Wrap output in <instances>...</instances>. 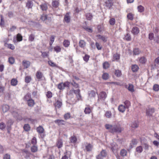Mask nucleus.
Listing matches in <instances>:
<instances>
[{"instance_id": "864d4df0", "label": "nucleus", "mask_w": 159, "mask_h": 159, "mask_svg": "<svg viewBox=\"0 0 159 159\" xmlns=\"http://www.w3.org/2000/svg\"><path fill=\"white\" fill-rule=\"evenodd\" d=\"M17 40L18 41H20L22 40V36L20 34L17 35Z\"/></svg>"}, {"instance_id": "b1692460", "label": "nucleus", "mask_w": 159, "mask_h": 159, "mask_svg": "<svg viewBox=\"0 0 159 159\" xmlns=\"http://www.w3.org/2000/svg\"><path fill=\"white\" fill-rule=\"evenodd\" d=\"M31 99V95L30 93H27L24 97V100L26 101H28Z\"/></svg>"}, {"instance_id": "1a4fd4ad", "label": "nucleus", "mask_w": 159, "mask_h": 159, "mask_svg": "<svg viewBox=\"0 0 159 159\" xmlns=\"http://www.w3.org/2000/svg\"><path fill=\"white\" fill-rule=\"evenodd\" d=\"M22 64L25 68H27L30 66V62L29 61L24 60L22 62Z\"/></svg>"}, {"instance_id": "a19ab883", "label": "nucleus", "mask_w": 159, "mask_h": 159, "mask_svg": "<svg viewBox=\"0 0 159 159\" xmlns=\"http://www.w3.org/2000/svg\"><path fill=\"white\" fill-rule=\"evenodd\" d=\"M143 151L142 147L141 146H139L136 148V151L139 153H141Z\"/></svg>"}, {"instance_id": "5701e85b", "label": "nucleus", "mask_w": 159, "mask_h": 159, "mask_svg": "<svg viewBox=\"0 0 159 159\" xmlns=\"http://www.w3.org/2000/svg\"><path fill=\"white\" fill-rule=\"evenodd\" d=\"M62 105V102L59 100H57L56 103L54 104V106L56 108H60L61 107Z\"/></svg>"}, {"instance_id": "7ed1b4c3", "label": "nucleus", "mask_w": 159, "mask_h": 159, "mask_svg": "<svg viewBox=\"0 0 159 159\" xmlns=\"http://www.w3.org/2000/svg\"><path fill=\"white\" fill-rule=\"evenodd\" d=\"M70 91L72 92H74L76 94L77 97L78 98V100L81 99V96L80 93V90L79 89L75 90L74 89H72Z\"/></svg>"}, {"instance_id": "0e129e2a", "label": "nucleus", "mask_w": 159, "mask_h": 159, "mask_svg": "<svg viewBox=\"0 0 159 159\" xmlns=\"http://www.w3.org/2000/svg\"><path fill=\"white\" fill-rule=\"evenodd\" d=\"M120 55L118 53H116L114 55V59L116 60H119L120 59Z\"/></svg>"}, {"instance_id": "09e8293b", "label": "nucleus", "mask_w": 159, "mask_h": 159, "mask_svg": "<svg viewBox=\"0 0 159 159\" xmlns=\"http://www.w3.org/2000/svg\"><path fill=\"white\" fill-rule=\"evenodd\" d=\"M58 88L59 89L61 90L64 89V86L63 84V83H60L58 84Z\"/></svg>"}, {"instance_id": "f704fd0d", "label": "nucleus", "mask_w": 159, "mask_h": 159, "mask_svg": "<svg viewBox=\"0 0 159 159\" xmlns=\"http://www.w3.org/2000/svg\"><path fill=\"white\" fill-rule=\"evenodd\" d=\"M141 52V51L139 48H135L133 50V55H138Z\"/></svg>"}, {"instance_id": "20e7f679", "label": "nucleus", "mask_w": 159, "mask_h": 159, "mask_svg": "<svg viewBox=\"0 0 159 159\" xmlns=\"http://www.w3.org/2000/svg\"><path fill=\"white\" fill-rule=\"evenodd\" d=\"M107 94L105 92H101L98 96V100L99 101L100 100H104V99L107 97Z\"/></svg>"}, {"instance_id": "6ab92c4d", "label": "nucleus", "mask_w": 159, "mask_h": 159, "mask_svg": "<svg viewBox=\"0 0 159 159\" xmlns=\"http://www.w3.org/2000/svg\"><path fill=\"white\" fill-rule=\"evenodd\" d=\"M93 146L90 144L89 143L85 146V149L87 152H90L92 150Z\"/></svg>"}, {"instance_id": "e433bc0d", "label": "nucleus", "mask_w": 159, "mask_h": 159, "mask_svg": "<svg viewBox=\"0 0 159 159\" xmlns=\"http://www.w3.org/2000/svg\"><path fill=\"white\" fill-rule=\"evenodd\" d=\"M59 3V2L57 1H53L52 5L53 7L57 8L58 7Z\"/></svg>"}, {"instance_id": "a878e982", "label": "nucleus", "mask_w": 159, "mask_h": 159, "mask_svg": "<svg viewBox=\"0 0 159 159\" xmlns=\"http://www.w3.org/2000/svg\"><path fill=\"white\" fill-rule=\"evenodd\" d=\"M55 122L57 124L59 125H64L65 124V122L62 120H57L55 121Z\"/></svg>"}, {"instance_id": "58836bf2", "label": "nucleus", "mask_w": 159, "mask_h": 159, "mask_svg": "<svg viewBox=\"0 0 159 159\" xmlns=\"http://www.w3.org/2000/svg\"><path fill=\"white\" fill-rule=\"evenodd\" d=\"M91 111L90 108L87 107L85 108L84 112L86 114H89L91 113Z\"/></svg>"}, {"instance_id": "cd10ccee", "label": "nucleus", "mask_w": 159, "mask_h": 159, "mask_svg": "<svg viewBox=\"0 0 159 159\" xmlns=\"http://www.w3.org/2000/svg\"><path fill=\"white\" fill-rule=\"evenodd\" d=\"M40 8L42 11H46L48 8L47 4L43 3L40 5Z\"/></svg>"}, {"instance_id": "37998d69", "label": "nucleus", "mask_w": 159, "mask_h": 159, "mask_svg": "<svg viewBox=\"0 0 159 159\" xmlns=\"http://www.w3.org/2000/svg\"><path fill=\"white\" fill-rule=\"evenodd\" d=\"M23 128L26 131H29L30 129V125L28 124H25Z\"/></svg>"}, {"instance_id": "39448f33", "label": "nucleus", "mask_w": 159, "mask_h": 159, "mask_svg": "<svg viewBox=\"0 0 159 159\" xmlns=\"http://www.w3.org/2000/svg\"><path fill=\"white\" fill-rule=\"evenodd\" d=\"M70 13L67 12L65 15L64 18V21L67 23H69L70 22Z\"/></svg>"}, {"instance_id": "bb28decb", "label": "nucleus", "mask_w": 159, "mask_h": 159, "mask_svg": "<svg viewBox=\"0 0 159 159\" xmlns=\"http://www.w3.org/2000/svg\"><path fill=\"white\" fill-rule=\"evenodd\" d=\"M85 16L86 19L88 20H91L92 19L93 17L92 14L90 13L86 14Z\"/></svg>"}, {"instance_id": "0eeeda50", "label": "nucleus", "mask_w": 159, "mask_h": 159, "mask_svg": "<svg viewBox=\"0 0 159 159\" xmlns=\"http://www.w3.org/2000/svg\"><path fill=\"white\" fill-rule=\"evenodd\" d=\"M71 155V152L69 151L66 152L64 153V156L62 157L61 159H70Z\"/></svg>"}, {"instance_id": "603ef678", "label": "nucleus", "mask_w": 159, "mask_h": 159, "mask_svg": "<svg viewBox=\"0 0 159 159\" xmlns=\"http://www.w3.org/2000/svg\"><path fill=\"white\" fill-rule=\"evenodd\" d=\"M54 49L55 51L57 52H59L61 51V48L59 46H57L54 47Z\"/></svg>"}, {"instance_id": "c03bdc74", "label": "nucleus", "mask_w": 159, "mask_h": 159, "mask_svg": "<svg viewBox=\"0 0 159 159\" xmlns=\"http://www.w3.org/2000/svg\"><path fill=\"white\" fill-rule=\"evenodd\" d=\"M137 9L139 12H142L144 11V7L141 5H140L138 7Z\"/></svg>"}, {"instance_id": "5fc2aeb1", "label": "nucleus", "mask_w": 159, "mask_h": 159, "mask_svg": "<svg viewBox=\"0 0 159 159\" xmlns=\"http://www.w3.org/2000/svg\"><path fill=\"white\" fill-rule=\"evenodd\" d=\"M105 116L108 118H110L112 116V114L111 111H107L105 114Z\"/></svg>"}, {"instance_id": "f257e3e1", "label": "nucleus", "mask_w": 159, "mask_h": 159, "mask_svg": "<svg viewBox=\"0 0 159 159\" xmlns=\"http://www.w3.org/2000/svg\"><path fill=\"white\" fill-rule=\"evenodd\" d=\"M105 127L106 129L109 130L110 132L112 133L114 132L120 133L122 130V128L119 124L114 125L107 124L105 125Z\"/></svg>"}, {"instance_id": "a18cd8bd", "label": "nucleus", "mask_w": 159, "mask_h": 159, "mask_svg": "<svg viewBox=\"0 0 159 159\" xmlns=\"http://www.w3.org/2000/svg\"><path fill=\"white\" fill-rule=\"evenodd\" d=\"M100 154L103 157H106L107 155V152L105 150H102L100 153Z\"/></svg>"}, {"instance_id": "f3484780", "label": "nucleus", "mask_w": 159, "mask_h": 159, "mask_svg": "<svg viewBox=\"0 0 159 159\" xmlns=\"http://www.w3.org/2000/svg\"><path fill=\"white\" fill-rule=\"evenodd\" d=\"M79 44L80 47L84 48L85 46L86 42L84 40H80L79 42Z\"/></svg>"}, {"instance_id": "e2e57ef3", "label": "nucleus", "mask_w": 159, "mask_h": 159, "mask_svg": "<svg viewBox=\"0 0 159 159\" xmlns=\"http://www.w3.org/2000/svg\"><path fill=\"white\" fill-rule=\"evenodd\" d=\"M128 89L129 91L131 92H133L134 91V86L132 84L129 85L128 88Z\"/></svg>"}, {"instance_id": "8fccbe9b", "label": "nucleus", "mask_w": 159, "mask_h": 159, "mask_svg": "<svg viewBox=\"0 0 159 159\" xmlns=\"http://www.w3.org/2000/svg\"><path fill=\"white\" fill-rule=\"evenodd\" d=\"M115 74L117 77H120L121 75V72L119 70H116L115 72Z\"/></svg>"}, {"instance_id": "bf43d9fd", "label": "nucleus", "mask_w": 159, "mask_h": 159, "mask_svg": "<svg viewBox=\"0 0 159 159\" xmlns=\"http://www.w3.org/2000/svg\"><path fill=\"white\" fill-rule=\"evenodd\" d=\"M52 93L51 92L49 91L47 92L46 96L48 98H50L52 97Z\"/></svg>"}, {"instance_id": "9d476101", "label": "nucleus", "mask_w": 159, "mask_h": 159, "mask_svg": "<svg viewBox=\"0 0 159 159\" xmlns=\"http://www.w3.org/2000/svg\"><path fill=\"white\" fill-rule=\"evenodd\" d=\"M36 76L37 78L38 79V81L41 80L43 77V74L40 71H38L36 73Z\"/></svg>"}, {"instance_id": "3c124183", "label": "nucleus", "mask_w": 159, "mask_h": 159, "mask_svg": "<svg viewBox=\"0 0 159 159\" xmlns=\"http://www.w3.org/2000/svg\"><path fill=\"white\" fill-rule=\"evenodd\" d=\"M153 89L156 91L159 90V85L157 84H155L153 85Z\"/></svg>"}, {"instance_id": "393cba45", "label": "nucleus", "mask_w": 159, "mask_h": 159, "mask_svg": "<svg viewBox=\"0 0 159 159\" xmlns=\"http://www.w3.org/2000/svg\"><path fill=\"white\" fill-rule=\"evenodd\" d=\"M9 109V107L8 105H4L2 107V111L4 112L7 111Z\"/></svg>"}, {"instance_id": "2eb2a0df", "label": "nucleus", "mask_w": 159, "mask_h": 159, "mask_svg": "<svg viewBox=\"0 0 159 159\" xmlns=\"http://www.w3.org/2000/svg\"><path fill=\"white\" fill-rule=\"evenodd\" d=\"M33 5V2L31 0H28L26 4V7L28 9L32 8Z\"/></svg>"}, {"instance_id": "f03ea898", "label": "nucleus", "mask_w": 159, "mask_h": 159, "mask_svg": "<svg viewBox=\"0 0 159 159\" xmlns=\"http://www.w3.org/2000/svg\"><path fill=\"white\" fill-rule=\"evenodd\" d=\"M40 19L43 20L45 21V23L48 24L51 21V18L48 17V15L43 14L41 17Z\"/></svg>"}, {"instance_id": "4d7b16f0", "label": "nucleus", "mask_w": 159, "mask_h": 159, "mask_svg": "<svg viewBox=\"0 0 159 159\" xmlns=\"http://www.w3.org/2000/svg\"><path fill=\"white\" fill-rule=\"evenodd\" d=\"M70 114L68 113L65 114L64 115V117L65 120H66L70 118Z\"/></svg>"}, {"instance_id": "9b49d317", "label": "nucleus", "mask_w": 159, "mask_h": 159, "mask_svg": "<svg viewBox=\"0 0 159 159\" xmlns=\"http://www.w3.org/2000/svg\"><path fill=\"white\" fill-rule=\"evenodd\" d=\"M138 143V141L136 139H133L131 141L130 143V148H132L134 146L136 145Z\"/></svg>"}, {"instance_id": "6e6d98bb", "label": "nucleus", "mask_w": 159, "mask_h": 159, "mask_svg": "<svg viewBox=\"0 0 159 159\" xmlns=\"http://www.w3.org/2000/svg\"><path fill=\"white\" fill-rule=\"evenodd\" d=\"M127 17L128 19L132 20L134 19L133 15L131 13H129L127 15Z\"/></svg>"}, {"instance_id": "4c0bfd02", "label": "nucleus", "mask_w": 159, "mask_h": 159, "mask_svg": "<svg viewBox=\"0 0 159 159\" xmlns=\"http://www.w3.org/2000/svg\"><path fill=\"white\" fill-rule=\"evenodd\" d=\"M127 151L124 149H122L121 150L120 152V155L123 157L126 156L127 155Z\"/></svg>"}, {"instance_id": "79ce46f5", "label": "nucleus", "mask_w": 159, "mask_h": 159, "mask_svg": "<svg viewBox=\"0 0 159 159\" xmlns=\"http://www.w3.org/2000/svg\"><path fill=\"white\" fill-rule=\"evenodd\" d=\"M31 149L32 152H36L38 150V147L34 145L31 147Z\"/></svg>"}, {"instance_id": "774afa93", "label": "nucleus", "mask_w": 159, "mask_h": 159, "mask_svg": "<svg viewBox=\"0 0 159 159\" xmlns=\"http://www.w3.org/2000/svg\"><path fill=\"white\" fill-rule=\"evenodd\" d=\"M31 77L29 76H27L25 78V82L27 83H29L31 80Z\"/></svg>"}, {"instance_id": "f8f14e48", "label": "nucleus", "mask_w": 159, "mask_h": 159, "mask_svg": "<svg viewBox=\"0 0 159 159\" xmlns=\"http://www.w3.org/2000/svg\"><path fill=\"white\" fill-rule=\"evenodd\" d=\"M97 37H98V39L102 40L104 42H106L107 41V37H106L100 34L97 35Z\"/></svg>"}, {"instance_id": "4be33fe9", "label": "nucleus", "mask_w": 159, "mask_h": 159, "mask_svg": "<svg viewBox=\"0 0 159 159\" xmlns=\"http://www.w3.org/2000/svg\"><path fill=\"white\" fill-rule=\"evenodd\" d=\"M139 68L136 65H133L132 66L131 69L133 72H136L139 70Z\"/></svg>"}, {"instance_id": "dca6fc26", "label": "nucleus", "mask_w": 159, "mask_h": 159, "mask_svg": "<svg viewBox=\"0 0 159 159\" xmlns=\"http://www.w3.org/2000/svg\"><path fill=\"white\" fill-rule=\"evenodd\" d=\"M126 109V108L125 107V106L122 104L120 105L118 107L119 111L122 113L125 111Z\"/></svg>"}, {"instance_id": "412c9836", "label": "nucleus", "mask_w": 159, "mask_h": 159, "mask_svg": "<svg viewBox=\"0 0 159 159\" xmlns=\"http://www.w3.org/2000/svg\"><path fill=\"white\" fill-rule=\"evenodd\" d=\"M124 105L125 106V107L126 109H129V107L130 106L131 103L128 100H126L124 102Z\"/></svg>"}, {"instance_id": "aec40b11", "label": "nucleus", "mask_w": 159, "mask_h": 159, "mask_svg": "<svg viewBox=\"0 0 159 159\" xmlns=\"http://www.w3.org/2000/svg\"><path fill=\"white\" fill-rule=\"evenodd\" d=\"M36 130L39 133V134H42L43 133L44 129L43 128L42 126H40L39 127H38Z\"/></svg>"}, {"instance_id": "c756f323", "label": "nucleus", "mask_w": 159, "mask_h": 159, "mask_svg": "<svg viewBox=\"0 0 159 159\" xmlns=\"http://www.w3.org/2000/svg\"><path fill=\"white\" fill-rule=\"evenodd\" d=\"M105 3L106 6L109 8H110L113 5L111 0H107Z\"/></svg>"}, {"instance_id": "7c9ffc66", "label": "nucleus", "mask_w": 159, "mask_h": 159, "mask_svg": "<svg viewBox=\"0 0 159 159\" xmlns=\"http://www.w3.org/2000/svg\"><path fill=\"white\" fill-rule=\"evenodd\" d=\"M70 44V41L67 40H65L63 42V46L66 47H68Z\"/></svg>"}, {"instance_id": "49530a36", "label": "nucleus", "mask_w": 159, "mask_h": 159, "mask_svg": "<svg viewBox=\"0 0 159 159\" xmlns=\"http://www.w3.org/2000/svg\"><path fill=\"white\" fill-rule=\"evenodd\" d=\"M8 62L10 64H14L15 62V59L14 57H11L9 58Z\"/></svg>"}, {"instance_id": "473e14b6", "label": "nucleus", "mask_w": 159, "mask_h": 159, "mask_svg": "<svg viewBox=\"0 0 159 159\" xmlns=\"http://www.w3.org/2000/svg\"><path fill=\"white\" fill-rule=\"evenodd\" d=\"M18 81L17 80L15 79H12L11 82V85L12 86H16L17 84Z\"/></svg>"}, {"instance_id": "ea45409f", "label": "nucleus", "mask_w": 159, "mask_h": 159, "mask_svg": "<svg viewBox=\"0 0 159 159\" xmlns=\"http://www.w3.org/2000/svg\"><path fill=\"white\" fill-rule=\"evenodd\" d=\"M109 64L108 62L106 61L103 64V67L104 69H107L109 67Z\"/></svg>"}, {"instance_id": "423d86ee", "label": "nucleus", "mask_w": 159, "mask_h": 159, "mask_svg": "<svg viewBox=\"0 0 159 159\" xmlns=\"http://www.w3.org/2000/svg\"><path fill=\"white\" fill-rule=\"evenodd\" d=\"M154 111L155 110L154 108H149L146 110V114L147 116H152V114Z\"/></svg>"}, {"instance_id": "ddd939ff", "label": "nucleus", "mask_w": 159, "mask_h": 159, "mask_svg": "<svg viewBox=\"0 0 159 159\" xmlns=\"http://www.w3.org/2000/svg\"><path fill=\"white\" fill-rule=\"evenodd\" d=\"M131 32L134 34H137L139 32V28L137 27H134L132 28Z\"/></svg>"}, {"instance_id": "c85d7f7f", "label": "nucleus", "mask_w": 159, "mask_h": 159, "mask_svg": "<svg viewBox=\"0 0 159 159\" xmlns=\"http://www.w3.org/2000/svg\"><path fill=\"white\" fill-rule=\"evenodd\" d=\"M57 147L58 148H61L63 146L62 141L61 139H59L57 143Z\"/></svg>"}, {"instance_id": "338daca9", "label": "nucleus", "mask_w": 159, "mask_h": 159, "mask_svg": "<svg viewBox=\"0 0 159 159\" xmlns=\"http://www.w3.org/2000/svg\"><path fill=\"white\" fill-rule=\"evenodd\" d=\"M7 45L8 48L11 50H14L15 48V46L13 44H8Z\"/></svg>"}, {"instance_id": "680f3d73", "label": "nucleus", "mask_w": 159, "mask_h": 159, "mask_svg": "<svg viewBox=\"0 0 159 159\" xmlns=\"http://www.w3.org/2000/svg\"><path fill=\"white\" fill-rule=\"evenodd\" d=\"M6 125L3 122L0 123V129L2 130L5 129Z\"/></svg>"}, {"instance_id": "69168bd1", "label": "nucleus", "mask_w": 159, "mask_h": 159, "mask_svg": "<svg viewBox=\"0 0 159 159\" xmlns=\"http://www.w3.org/2000/svg\"><path fill=\"white\" fill-rule=\"evenodd\" d=\"M95 45L98 50H100L102 49V46L100 45L99 43L98 42H96L95 43Z\"/></svg>"}, {"instance_id": "c9c22d12", "label": "nucleus", "mask_w": 159, "mask_h": 159, "mask_svg": "<svg viewBox=\"0 0 159 159\" xmlns=\"http://www.w3.org/2000/svg\"><path fill=\"white\" fill-rule=\"evenodd\" d=\"M131 127L133 128H137L138 126V122L137 121H135L133 122L131 124Z\"/></svg>"}, {"instance_id": "a211bd4d", "label": "nucleus", "mask_w": 159, "mask_h": 159, "mask_svg": "<svg viewBox=\"0 0 159 159\" xmlns=\"http://www.w3.org/2000/svg\"><path fill=\"white\" fill-rule=\"evenodd\" d=\"M70 143H75L77 141V139L75 135L72 136L70 138Z\"/></svg>"}, {"instance_id": "4468645a", "label": "nucleus", "mask_w": 159, "mask_h": 159, "mask_svg": "<svg viewBox=\"0 0 159 159\" xmlns=\"http://www.w3.org/2000/svg\"><path fill=\"white\" fill-rule=\"evenodd\" d=\"M27 102L28 105L30 107H33L35 104L34 101L31 98Z\"/></svg>"}, {"instance_id": "6e6552de", "label": "nucleus", "mask_w": 159, "mask_h": 159, "mask_svg": "<svg viewBox=\"0 0 159 159\" xmlns=\"http://www.w3.org/2000/svg\"><path fill=\"white\" fill-rule=\"evenodd\" d=\"M11 112L14 118L17 119H18L19 116V114H18V113L17 110H11Z\"/></svg>"}, {"instance_id": "13d9d810", "label": "nucleus", "mask_w": 159, "mask_h": 159, "mask_svg": "<svg viewBox=\"0 0 159 159\" xmlns=\"http://www.w3.org/2000/svg\"><path fill=\"white\" fill-rule=\"evenodd\" d=\"M139 62L141 63H145L146 61L145 57H141L139 59Z\"/></svg>"}, {"instance_id": "052dcab7", "label": "nucleus", "mask_w": 159, "mask_h": 159, "mask_svg": "<svg viewBox=\"0 0 159 159\" xmlns=\"http://www.w3.org/2000/svg\"><path fill=\"white\" fill-rule=\"evenodd\" d=\"M71 85L75 88H77L79 87V85L76 83L74 80L71 83Z\"/></svg>"}, {"instance_id": "de8ad7c7", "label": "nucleus", "mask_w": 159, "mask_h": 159, "mask_svg": "<svg viewBox=\"0 0 159 159\" xmlns=\"http://www.w3.org/2000/svg\"><path fill=\"white\" fill-rule=\"evenodd\" d=\"M96 95L94 91H91L89 93V96L90 98L94 97Z\"/></svg>"}, {"instance_id": "72a5a7b5", "label": "nucleus", "mask_w": 159, "mask_h": 159, "mask_svg": "<svg viewBox=\"0 0 159 159\" xmlns=\"http://www.w3.org/2000/svg\"><path fill=\"white\" fill-rule=\"evenodd\" d=\"M14 123V121L12 119H8L7 122V127H10L11 126L13 125Z\"/></svg>"}, {"instance_id": "2f4dec72", "label": "nucleus", "mask_w": 159, "mask_h": 159, "mask_svg": "<svg viewBox=\"0 0 159 159\" xmlns=\"http://www.w3.org/2000/svg\"><path fill=\"white\" fill-rule=\"evenodd\" d=\"M102 78L105 80H107L109 78V75L108 73H104L102 75Z\"/></svg>"}]
</instances>
